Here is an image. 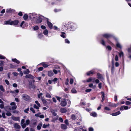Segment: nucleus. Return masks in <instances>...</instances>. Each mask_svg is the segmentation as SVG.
<instances>
[{"label": "nucleus", "instance_id": "1", "mask_svg": "<svg viewBox=\"0 0 131 131\" xmlns=\"http://www.w3.org/2000/svg\"><path fill=\"white\" fill-rule=\"evenodd\" d=\"M37 17V15L35 14H30L28 16V18L31 20L35 21Z\"/></svg>", "mask_w": 131, "mask_h": 131}, {"label": "nucleus", "instance_id": "2", "mask_svg": "<svg viewBox=\"0 0 131 131\" xmlns=\"http://www.w3.org/2000/svg\"><path fill=\"white\" fill-rule=\"evenodd\" d=\"M43 18V16L40 15L38 16L37 15V17L35 23H40L42 21V20Z\"/></svg>", "mask_w": 131, "mask_h": 131}, {"label": "nucleus", "instance_id": "3", "mask_svg": "<svg viewBox=\"0 0 131 131\" xmlns=\"http://www.w3.org/2000/svg\"><path fill=\"white\" fill-rule=\"evenodd\" d=\"M22 98L24 100L27 101H29L30 100V97L25 94H24L22 95Z\"/></svg>", "mask_w": 131, "mask_h": 131}, {"label": "nucleus", "instance_id": "4", "mask_svg": "<svg viewBox=\"0 0 131 131\" xmlns=\"http://www.w3.org/2000/svg\"><path fill=\"white\" fill-rule=\"evenodd\" d=\"M97 78L100 79L102 81L104 80V77L100 74L99 73H97Z\"/></svg>", "mask_w": 131, "mask_h": 131}, {"label": "nucleus", "instance_id": "5", "mask_svg": "<svg viewBox=\"0 0 131 131\" xmlns=\"http://www.w3.org/2000/svg\"><path fill=\"white\" fill-rule=\"evenodd\" d=\"M19 21L17 20H15L14 21H12L10 25H14V26H16L18 23Z\"/></svg>", "mask_w": 131, "mask_h": 131}, {"label": "nucleus", "instance_id": "6", "mask_svg": "<svg viewBox=\"0 0 131 131\" xmlns=\"http://www.w3.org/2000/svg\"><path fill=\"white\" fill-rule=\"evenodd\" d=\"M47 22L48 25V26L49 27V28L50 29H52V28L53 27L52 24L51 23H50V22L49 21H47Z\"/></svg>", "mask_w": 131, "mask_h": 131}, {"label": "nucleus", "instance_id": "7", "mask_svg": "<svg viewBox=\"0 0 131 131\" xmlns=\"http://www.w3.org/2000/svg\"><path fill=\"white\" fill-rule=\"evenodd\" d=\"M67 103L65 101V100H64V101H62L61 102L60 104L62 106H65L67 105Z\"/></svg>", "mask_w": 131, "mask_h": 131}, {"label": "nucleus", "instance_id": "8", "mask_svg": "<svg viewBox=\"0 0 131 131\" xmlns=\"http://www.w3.org/2000/svg\"><path fill=\"white\" fill-rule=\"evenodd\" d=\"M12 118L13 120L15 121H19V118L17 117H15L13 116H12L11 117Z\"/></svg>", "mask_w": 131, "mask_h": 131}, {"label": "nucleus", "instance_id": "9", "mask_svg": "<svg viewBox=\"0 0 131 131\" xmlns=\"http://www.w3.org/2000/svg\"><path fill=\"white\" fill-rule=\"evenodd\" d=\"M14 127L15 128L18 129H20L21 127L17 123L14 124Z\"/></svg>", "mask_w": 131, "mask_h": 131}, {"label": "nucleus", "instance_id": "10", "mask_svg": "<svg viewBox=\"0 0 131 131\" xmlns=\"http://www.w3.org/2000/svg\"><path fill=\"white\" fill-rule=\"evenodd\" d=\"M41 100L42 101L43 104L44 105H46L47 104V102L46 100L44 99L42 96L41 97Z\"/></svg>", "mask_w": 131, "mask_h": 131}, {"label": "nucleus", "instance_id": "11", "mask_svg": "<svg viewBox=\"0 0 131 131\" xmlns=\"http://www.w3.org/2000/svg\"><path fill=\"white\" fill-rule=\"evenodd\" d=\"M8 108L10 110H14L16 109L17 108V106L15 105L14 106L11 107L10 106H8Z\"/></svg>", "mask_w": 131, "mask_h": 131}, {"label": "nucleus", "instance_id": "12", "mask_svg": "<svg viewBox=\"0 0 131 131\" xmlns=\"http://www.w3.org/2000/svg\"><path fill=\"white\" fill-rule=\"evenodd\" d=\"M61 127L62 129H66L67 128V125L64 124H62L61 125Z\"/></svg>", "mask_w": 131, "mask_h": 131}, {"label": "nucleus", "instance_id": "13", "mask_svg": "<svg viewBox=\"0 0 131 131\" xmlns=\"http://www.w3.org/2000/svg\"><path fill=\"white\" fill-rule=\"evenodd\" d=\"M25 77L26 78H30L32 79H34V77L31 74H28L25 76Z\"/></svg>", "mask_w": 131, "mask_h": 131}, {"label": "nucleus", "instance_id": "14", "mask_svg": "<svg viewBox=\"0 0 131 131\" xmlns=\"http://www.w3.org/2000/svg\"><path fill=\"white\" fill-rule=\"evenodd\" d=\"M60 111L62 113H64L66 112L67 110L66 108H61Z\"/></svg>", "mask_w": 131, "mask_h": 131}, {"label": "nucleus", "instance_id": "15", "mask_svg": "<svg viewBox=\"0 0 131 131\" xmlns=\"http://www.w3.org/2000/svg\"><path fill=\"white\" fill-rule=\"evenodd\" d=\"M101 93L102 94V99L101 101V102H103L105 99V96L104 93L103 92H101Z\"/></svg>", "mask_w": 131, "mask_h": 131}, {"label": "nucleus", "instance_id": "16", "mask_svg": "<svg viewBox=\"0 0 131 131\" xmlns=\"http://www.w3.org/2000/svg\"><path fill=\"white\" fill-rule=\"evenodd\" d=\"M12 61L13 62H15L17 64H19L20 63L19 61L18 60H17L16 58L12 59Z\"/></svg>", "mask_w": 131, "mask_h": 131}, {"label": "nucleus", "instance_id": "17", "mask_svg": "<svg viewBox=\"0 0 131 131\" xmlns=\"http://www.w3.org/2000/svg\"><path fill=\"white\" fill-rule=\"evenodd\" d=\"M11 21L10 20H8V21H5L4 22V25H8L9 24L10 25L11 24Z\"/></svg>", "mask_w": 131, "mask_h": 131}, {"label": "nucleus", "instance_id": "18", "mask_svg": "<svg viewBox=\"0 0 131 131\" xmlns=\"http://www.w3.org/2000/svg\"><path fill=\"white\" fill-rule=\"evenodd\" d=\"M120 114V111H118L115 113H113L112 114V115L113 116H117Z\"/></svg>", "mask_w": 131, "mask_h": 131}, {"label": "nucleus", "instance_id": "19", "mask_svg": "<svg viewBox=\"0 0 131 131\" xmlns=\"http://www.w3.org/2000/svg\"><path fill=\"white\" fill-rule=\"evenodd\" d=\"M48 74L49 76L51 77L53 75V73L52 71H50L48 72Z\"/></svg>", "mask_w": 131, "mask_h": 131}, {"label": "nucleus", "instance_id": "20", "mask_svg": "<svg viewBox=\"0 0 131 131\" xmlns=\"http://www.w3.org/2000/svg\"><path fill=\"white\" fill-rule=\"evenodd\" d=\"M42 126V123H39V125L37 126V128L38 130H40L41 128V127Z\"/></svg>", "mask_w": 131, "mask_h": 131}, {"label": "nucleus", "instance_id": "21", "mask_svg": "<svg viewBox=\"0 0 131 131\" xmlns=\"http://www.w3.org/2000/svg\"><path fill=\"white\" fill-rule=\"evenodd\" d=\"M90 115L93 116L95 117L97 116V114L96 112H92L90 114Z\"/></svg>", "mask_w": 131, "mask_h": 131}, {"label": "nucleus", "instance_id": "22", "mask_svg": "<svg viewBox=\"0 0 131 131\" xmlns=\"http://www.w3.org/2000/svg\"><path fill=\"white\" fill-rule=\"evenodd\" d=\"M43 33L45 35L48 36V31L47 29H45L43 32Z\"/></svg>", "mask_w": 131, "mask_h": 131}, {"label": "nucleus", "instance_id": "23", "mask_svg": "<svg viewBox=\"0 0 131 131\" xmlns=\"http://www.w3.org/2000/svg\"><path fill=\"white\" fill-rule=\"evenodd\" d=\"M61 36L63 38H64L66 37V34L65 32H61Z\"/></svg>", "mask_w": 131, "mask_h": 131}, {"label": "nucleus", "instance_id": "24", "mask_svg": "<svg viewBox=\"0 0 131 131\" xmlns=\"http://www.w3.org/2000/svg\"><path fill=\"white\" fill-rule=\"evenodd\" d=\"M89 86L91 88H92L93 89H95V88L96 86L95 85L93 86V84L92 83H91L89 85Z\"/></svg>", "mask_w": 131, "mask_h": 131}, {"label": "nucleus", "instance_id": "25", "mask_svg": "<svg viewBox=\"0 0 131 131\" xmlns=\"http://www.w3.org/2000/svg\"><path fill=\"white\" fill-rule=\"evenodd\" d=\"M46 96L47 97V98H51V95H50V94L49 93L47 92H46Z\"/></svg>", "mask_w": 131, "mask_h": 131}, {"label": "nucleus", "instance_id": "26", "mask_svg": "<svg viewBox=\"0 0 131 131\" xmlns=\"http://www.w3.org/2000/svg\"><path fill=\"white\" fill-rule=\"evenodd\" d=\"M42 66L45 68H46L49 66V65L44 62L42 63H41Z\"/></svg>", "mask_w": 131, "mask_h": 131}, {"label": "nucleus", "instance_id": "27", "mask_svg": "<svg viewBox=\"0 0 131 131\" xmlns=\"http://www.w3.org/2000/svg\"><path fill=\"white\" fill-rule=\"evenodd\" d=\"M29 71L28 69H27L24 71V73L25 74H28L29 73Z\"/></svg>", "mask_w": 131, "mask_h": 131}, {"label": "nucleus", "instance_id": "28", "mask_svg": "<svg viewBox=\"0 0 131 131\" xmlns=\"http://www.w3.org/2000/svg\"><path fill=\"white\" fill-rule=\"evenodd\" d=\"M116 46L119 48L121 49L122 48V47L121 44L118 42H117L116 43Z\"/></svg>", "mask_w": 131, "mask_h": 131}, {"label": "nucleus", "instance_id": "29", "mask_svg": "<svg viewBox=\"0 0 131 131\" xmlns=\"http://www.w3.org/2000/svg\"><path fill=\"white\" fill-rule=\"evenodd\" d=\"M28 17V15L26 14L24 15L23 16V18L25 20H26Z\"/></svg>", "mask_w": 131, "mask_h": 131}, {"label": "nucleus", "instance_id": "30", "mask_svg": "<svg viewBox=\"0 0 131 131\" xmlns=\"http://www.w3.org/2000/svg\"><path fill=\"white\" fill-rule=\"evenodd\" d=\"M118 104L117 103L116 104H112L111 103H109V106H117L118 105Z\"/></svg>", "mask_w": 131, "mask_h": 131}, {"label": "nucleus", "instance_id": "31", "mask_svg": "<svg viewBox=\"0 0 131 131\" xmlns=\"http://www.w3.org/2000/svg\"><path fill=\"white\" fill-rule=\"evenodd\" d=\"M93 73V72L92 71H91L88 72L87 73V75H89L91 74H92Z\"/></svg>", "mask_w": 131, "mask_h": 131}, {"label": "nucleus", "instance_id": "32", "mask_svg": "<svg viewBox=\"0 0 131 131\" xmlns=\"http://www.w3.org/2000/svg\"><path fill=\"white\" fill-rule=\"evenodd\" d=\"M43 95V93H40L38 95V98L39 99L40 98L41 99V96H42V95Z\"/></svg>", "mask_w": 131, "mask_h": 131}, {"label": "nucleus", "instance_id": "33", "mask_svg": "<svg viewBox=\"0 0 131 131\" xmlns=\"http://www.w3.org/2000/svg\"><path fill=\"white\" fill-rule=\"evenodd\" d=\"M93 78H89L86 81V82H91V81H92L93 80Z\"/></svg>", "mask_w": 131, "mask_h": 131}, {"label": "nucleus", "instance_id": "34", "mask_svg": "<svg viewBox=\"0 0 131 131\" xmlns=\"http://www.w3.org/2000/svg\"><path fill=\"white\" fill-rule=\"evenodd\" d=\"M43 37V35L42 34H40L38 35V37L39 38H41Z\"/></svg>", "mask_w": 131, "mask_h": 131}, {"label": "nucleus", "instance_id": "35", "mask_svg": "<svg viewBox=\"0 0 131 131\" xmlns=\"http://www.w3.org/2000/svg\"><path fill=\"white\" fill-rule=\"evenodd\" d=\"M71 92L72 93H76L77 92L76 90L74 89H73L71 90Z\"/></svg>", "mask_w": 131, "mask_h": 131}, {"label": "nucleus", "instance_id": "36", "mask_svg": "<svg viewBox=\"0 0 131 131\" xmlns=\"http://www.w3.org/2000/svg\"><path fill=\"white\" fill-rule=\"evenodd\" d=\"M112 37V36L110 34H107V38H111Z\"/></svg>", "mask_w": 131, "mask_h": 131}, {"label": "nucleus", "instance_id": "37", "mask_svg": "<svg viewBox=\"0 0 131 131\" xmlns=\"http://www.w3.org/2000/svg\"><path fill=\"white\" fill-rule=\"evenodd\" d=\"M35 103L39 107H40V103L38 102L37 101H35Z\"/></svg>", "mask_w": 131, "mask_h": 131}, {"label": "nucleus", "instance_id": "38", "mask_svg": "<svg viewBox=\"0 0 131 131\" xmlns=\"http://www.w3.org/2000/svg\"><path fill=\"white\" fill-rule=\"evenodd\" d=\"M0 89L1 91L3 92H4L5 91V90L4 89L3 86L2 85L0 86Z\"/></svg>", "mask_w": 131, "mask_h": 131}, {"label": "nucleus", "instance_id": "39", "mask_svg": "<svg viewBox=\"0 0 131 131\" xmlns=\"http://www.w3.org/2000/svg\"><path fill=\"white\" fill-rule=\"evenodd\" d=\"M131 103V102L128 101H127L125 103L126 105H130Z\"/></svg>", "mask_w": 131, "mask_h": 131}, {"label": "nucleus", "instance_id": "40", "mask_svg": "<svg viewBox=\"0 0 131 131\" xmlns=\"http://www.w3.org/2000/svg\"><path fill=\"white\" fill-rule=\"evenodd\" d=\"M12 11V10L11 9H7L6 10V12L10 13Z\"/></svg>", "mask_w": 131, "mask_h": 131}, {"label": "nucleus", "instance_id": "41", "mask_svg": "<svg viewBox=\"0 0 131 131\" xmlns=\"http://www.w3.org/2000/svg\"><path fill=\"white\" fill-rule=\"evenodd\" d=\"M6 115L8 116H10L12 114L10 112H8L6 113Z\"/></svg>", "mask_w": 131, "mask_h": 131}, {"label": "nucleus", "instance_id": "42", "mask_svg": "<svg viewBox=\"0 0 131 131\" xmlns=\"http://www.w3.org/2000/svg\"><path fill=\"white\" fill-rule=\"evenodd\" d=\"M21 125L22 128H24L26 127V124L25 123H24L22 124H21Z\"/></svg>", "mask_w": 131, "mask_h": 131}, {"label": "nucleus", "instance_id": "43", "mask_svg": "<svg viewBox=\"0 0 131 131\" xmlns=\"http://www.w3.org/2000/svg\"><path fill=\"white\" fill-rule=\"evenodd\" d=\"M119 55L120 57L123 56V53L122 51H121L119 53Z\"/></svg>", "mask_w": 131, "mask_h": 131}, {"label": "nucleus", "instance_id": "44", "mask_svg": "<svg viewBox=\"0 0 131 131\" xmlns=\"http://www.w3.org/2000/svg\"><path fill=\"white\" fill-rule=\"evenodd\" d=\"M39 107H38V106H37L35 104H34V107L37 109H38Z\"/></svg>", "mask_w": 131, "mask_h": 131}, {"label": "nucleus", "instance_id": "45", "mask_svg": "<svg viewBox=\"0 0 131 131\" xmlns=\"http://www.w3.org/2000/svg\"><path fill=\"white\" fill-rule=\"evenodd\" d=\"M30 110L31 111L32 113H35V112L34 110V108L32 107H31L30 108Z\"/></svg>", "mask_w": 131, "mask_h": 131}, {"label": "nucleus", "instance_id": "46", "mask_svg": "<svg viewBox=\"0 0 131 131\" xmlns=\"http://www.w3.org/2000/svg\"><path fill=\"white\" fill-rule=\"evenodd\" d=\"M61 9H56L54 10V11L55 12H58L60 11H61Z\"/></svg>", "mask_w": 131, "mask_h": 131}, {"label": "nucleus", "instance_id": "47", "mask_svg": "<svg viewBox=\"0 0 131 131\" xmlns=\"http://www.w3.org/2000/svg\"><path fill=\"white\" fill-rule=\"evenodd\" d=\"M0 59H6V58L4 56L0 55Z\"/></svg>", "mask_w": 131, "mask_h": 131}, {"label": "nucleus", "instance_id": "48", "mask_svg": "<svg viewBox=\"0 0 131 131\" xmlns=\"http://www.w3.org/2000/svg\"><path fill=\"white\" fill-rule=\"evenodd\" d=\"M30 123V121L29 119H27L26 121V123L27 125H28Z\"/></svg>", "mask_w": 131, "mask_h": 131}, {"label": "nucleus", "instance_id": "49", "mask_svg": "<svg viewBox=\"0 0 131 131\" xmlns=\"http://www.w3.org/2000/svg\"><path fill=\"white\" fill-rule=\"evenodd\" d=\"M53 28L55 30H60V29L58 28V27L56 26H54V27Z\"/></svg>", "mask_w": 131, "mask_h": 131}, {"label": "nucleus", "instance_id": "50", "mask_svg": "<svg viewBox=\"0 0 131 131\" xmlns=\"http://www.w3.org/2000/svg\"><path fill=\"white\" fill-rule=\"evenodd\" d=\"M5 82L8 85L9 84V83L7 80L6 79L5 80Z\"/></svg>", "mask_w": 131, "mask_h": 131}, {"label": "nucleus", "instance_id": "51", "mask_svg": "<svg viewBox=\"0 0 131 131\" xmlns=\"http://www.w3.org/2000/svg\"><path fill=\"white\" fill-rule=\"evenodd\" d=\"M1 63H0V66H3L4 65V61H0Z\"/></svg>", "mask_w": 131, "mask_h": 131}, {"label": "nucleus", "instance_id": "52", "mask_svg": "<svg viewBox=\"0 0 131 131\" xmlns=\"http://www.w3.org/2000/svg\"><path fill=\"white\" fill-rule=\"evenodd\" d=\"M101 43L103 46L105 45V41H104V40H103L102 39V40Z\"/></svg>", "mask_w": 131, "mask_h": 131}, {"label": "nucleus", "instance_id": "53", "mask_svg": "<svg viewBox=\"0 0 131 131\" xmlns=\"http://www.w3.org/2000/svg\"><path fill=\"white\" fill-rule=\"evenodd\" d=\"M38 29V27L37 26H36L34 27V30H37Z\"/></svg>", "mask_w": 131, "mask_h": 131}, {"label": "nucleus", "instance_id": "54", "mask_svg": "<svg viewBox=\"0 0 131 131\" xmlns=\"http://www.w3.org/2000/svg\"><path fill=\"white\" fill-rule=\"evenodd\" d=\"M71 118L73 119H74L75 118V116L74 115H71Z\"/></svg>", "mask_w": 131, "mask_h": 131}, {"label": "nucleus", "instance_id": "55", "mask_svg": "<svg viewBox=\"0 0 131 131\" xmlns=\"http://www.w3.org/2000/svg\"><path fill=\"white\" fill-rule=\"evenodd\" d=\"M73 82V80L72 79H71L70 80V83L71 84H72Z\"/></svg>", "mask_w": 131, "mask_h": 131}, {"label": "nucleus", "instance_id": "56", "mask_svg": "<svg viewBox=\"0 0 131 131\" xmlns=\"http://www.w3.org/2000/svg\"><path fill=\"white\" fill-rule=\"evenodd\" d=\"M92 90V89H86L85 90V91L86 92H90Z\"/></svg>", "mask_w": 131, "mask_h": 131}, {"label": "nucleus", "instance_id": "57", "mask_svg": "<svg viewBox=\"0 0 131 131\" xmlns=\"http://www.w3.org/2000/svg\"><path fill=\"white\" fill-rule=\"evenodd\" d=\"M107 48L109 50H111L112 49L111 47L109 46H107Z\"/></svg>", "mask_w": 131, "mask_h": 131}, {"label": "nucleus", "instance_id": "58", "mask_svg": "<svg viewBox=\"0 0 131 131\" xmlns=\"http://www.w3.org/2000/svg\"><path fill=\"white\" fill-rule=\"evenodd\" d=\"M115 66L116 67H117L119 66V64L118 62H116L115 63Z\"/></svg>", "mask_w": 131, "mask_h": 131}, {"label": "nucleus", "instance_id": "59", "mask_svg": "<svg viewBox=\"0 0 131 131\" xmlns=\"http://www.w3.org/2000/svg\"><path fill=\"white\" fill-rule=\"evenodd\" d=\"M29 110V108H27V109H25L24 110V111L26 113H27L28 112V111Z\"/></svg>", "mask_w": 131, "mask_h": 131}, {"label": "nucleus", "instance_id": "60", "mask_svg": "<svg viewBox=\"0 0 131 131\" xmlns=\"http://www.w3.org/2000/svg\"><path fill=\"white\" fill-rule=\"evenodd\" d=\"M43 68L42 67H40L38 68V70L39 71H41L43 70Z\"/></svg>", "mask_w": 131, "mask_h": 131}, {"label": "nucleus", "instance_id": "61", "mask_svg": "<svg viewBox=\"0 0 131 131\" xmlns=\"http://www.w3.org/2000/svg\"><path fill=\"white\" fill-rule=\"evenodd\" d=\"M89 131H93L94 129L92 127H90L89 128Z\"/></svg>", "mask_w": 131, "mask_h": 131}, {"label": "nucleus", "instance_id": "62", "mask_svg": "<svg viewBox=\"0 0 131 131\" xmlns=\"http://www.w3.org/2000/svg\"><path fill=\"white\" fill-rule=\"evenodd\" d=\"M115 60L116 61L118 60V57L117 55H116L115 56Z\"/></svg>", "mask_w": 131, "mask_h": 131}, {"label": "nucleus", "instance_id": "63", "mask_svg": "<svg viewBox=\"0 0 131 131\" xmlns=\"http://www.w3.org/2000/svg\"><path fill=\"white\" fill-rule=\"evenodd\" d=\"M41 28L43 29H45L46 28L45 26L43 25L41 26Z\"/></svg>", "mask_w": 131, "mask_h": 131}, {"label": "nucleus", "instance_id": "64", "mask_svg": "<svg viewBox=\"0 0 131 131\" xmlns=\"http://www.w3.org/2000/svg\"><path fill=\"white\" fill-rule=\"evenodd\" d=\"M4 107V106L3 104H1L0 105V108H3Z\"/></svg>", "mask_w": 131, "mask_h": 131}]
</instances>
